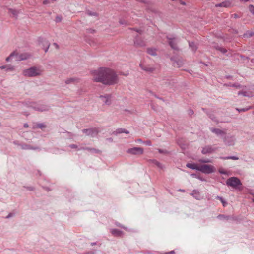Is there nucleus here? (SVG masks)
<instances>
[{"label": "nucleus", "instance_id": "nucleus-59", "mask_svg": "<svg viewBox=\"0 0 254 254\" xmlns=\"http://www.w3.org/2000/svg\"><path fill=\"white\" fill-rule=\"evenodd\" d=\"M219 158L221 159H222V160H228V159H229V156H225V157L220 156L219 157Z\"/></svg>", "mask_w": 254, "mask_h": 254}, {"label": "nucleus", "instance_id": "nucleus-27", "mask_svg": "<svg viewBox=\"0 0 254 254\" xmlns=\"http://www.w3.org/2000/svg\"><path fill=\"white\" fill-rule=\"evenodd\" d=\"M8 13H11L13 17L17 18L19 11L15 9L9 8Z\"/></svg>", "mask_w": 254, "mask_h": 254}, {"label": "nucleus", "instance_id": "nucleus-42", "mask_svg": "<svg viewBox=\"0 0 254 254\" xmlns=\"http://www.w3.org/2000/svg\"><path fill=\"white\" fill-rule=\"evenodd\" d=\"M217 198L221 201L222 203L224 206H225L226 204H227L226 202L224 200V199L221 196H217Z\"/></svg>", "mask_w": 254, "mask_h": 254}, {"label": "nucleus", "instance_id": "nucleus-13", "mask_svg": "<svg viewBox=\"0 0 254 254\" xmlns=\"http://www.w3.org/2000/svg\"><path fill=\"white\" fill-rule=\"evenodd\" d=\"M216 150V148H212L210 145H207L203 147L202 149L201 152L203 154H207L211 153L214 152Z\"/></svg>", "mask_w": 254, "mask_h": 254}, {"label": "nucleus", "instance_id": "nucleus-56", "mask_svg": "<svg viewBox=\"0 0 254 254\" xmlns=\"http://www.w3.org/2000/svg\"><path fill=\"white\" fill-rule=\"evenodd\" d=\"M240 56L243 60H246L249 59L248 57L244 56L243 55H241Z\"/></svg>", "mask_w": 254, "mask_h": 254}, {"label": "nucleus", "instance_id": "nucleus-16", "mask_svg": "<svg viewBox=\"0 0 254 254\" xmlns=\"http://www.w3.org/2000/svg\"><path fill=\"white\" fill-rule=\"evenodd\" d=\"M78 150H88L93 153H101V150H100L99 149H95L94 148L80 147H79Z\"/></svg>", "mask_w": 254, "mask_h": 254}, {"label": "nucleus", "instance_id": "nucleus-6", "mask_svg": "<svg viewBox=\"0 0 254 254\" xmlns=\"http://www.w3.org/2000/svg\"><path fill=\"white\" fill-rule=\"evenodd\" d=\"M82 132L83 133H85L87 136H89L91 137H94L97 135L99 132V131L97 128L94 127L83 129L82 130Z\"/></svg>", "mask_w": 254, "mask_h": 254}, {"label": "nucleus", "instance_id": "nucleus-17", "mask_svg": "<svg viewBox=\"0 0 254 254\" xmlns=\"http://www.w3.org/2000/svg\"><path fill=\"white\" fill-rule=\"evenodd\" d=\"M215 48L228 57H231L232 55L231 53H227V49L222 47L216 45L215 46Z\"/></svg>", "mask_w": 254, "mask_h": 254}, {"label": "nucleus", "instance_id": "nucleus-39", "mask_svg": "<svg viewBox=\"0 0 254 254\" xmlns=\"http://www.w3.org/2000/svg\"><path fill=\"white\" fill-rule=\"evenodd\" d=\"M158 151L160 154H168L170 152L165 149H158Z\"/></svg>", "mask_w": 254, "mask_h": 254}, {"label": "nucleus", "instance_id": "nucleus-57", "mask_svg": "<svg viewBox=\"0 0 254 254\" xmlns=\"http://www.w3.org/2000/svg\"><path fill=\"white\" fill-rule=\"evenodd\" d=\"M194 113V112L192 110V109H189L188 110V114L190 115V116H191L192 115H193Z\"/></svg>", "mask_w": 254, "mask_h": 254}, {"label": "nucleus", "instance_id": "nucleus-58", "mask_svg": "<svg viewBox=\"0 0 254 254\" xmlns=\"http://www.w3.org/2000/svg\"><path fill=\"white\" fill-rule=\"evenodd\" d=\"M13 144L18 146H20V144H22V143H19V141H13Z\"/></svg>", "mask_w": 254, "mask_h": 254}, {"label": "nucleus", "instance_id": "nucleus-44", "mask_svg": "<svg viewBox=\"0 0 254 254\" xmlns=\"http://www.w3.org/2000/svg\"><path fill=\"white\" fill-rule=\"evenodd\" d=\"M36 127L42 129L45 127V125L43 123H39L36 125Z\"/></svg>", "mask_w": 254, "mask_h": 254}, {"label": "nucleus", "instance_id": "nucleus-53", "mask_svg": "<svg viewBox=\"0 0 254 254\" xmlns=\"http://www.w3.org/2000/svg\"><path fill=\"white\" fill-rule=\"evenodd\" d=\"M229 159H232L234 160H237L239 159V158L235 156H229Z\"/></svg>", "mask_w": 254, "mask_h": 254}, {"label": "nucleus", "instance_id": "nucleus-45", "mask_svg": "<svg viewBox=\"0 0 254 254\" xmlns=\"http://www.w3.org/2000/svg\"><path fill=\"white\" fill-rule=\"evenodd\" d=\"M45 45L47 46L45 48H44V50L45 51V52H47L49 49V47L50 46V44L49 43V42L46 40H45Z\"/></svg>", "mask_w": 254, "mask_h": 254}, {"label": "nucleus", "instance_id": "nucleus-46", "mask_svg": "<svg viewBox=\"0 0 254 254\" xmlns=\"http://www.w3.org/2000/svg\"><path fill=\"white\" fill-rule=\"evenodd\" d=\"M119 22H120V24H121V25H126L127 24V21H126L124 19H120L119 21Z\"/></svg>", "mask_w": 254, "mask_h": 254}, {"label": "nucleus", "instance_id": "nucleus-52", "mask_svg": "<svg viewBox=\"0 0 254 254\" xmlns=\"http://www.w3.org/2000/svg\"><path fill=\"white\" fill-rule=\"evenodd\" d=\"M87 32L89 33H94L95 32V30L92 28H88L87 29Z\"/></svg>", "mask_w": 254, "mask_h": 254}, {"label": "nucleus", "instance_id": "nucleus-11", "mask_svg": "<svg viewBox=\"0 0 254 254\" xmlns=\"http://www.w3.org/2000/svg\"><path fill=\"white\" fill-rule=\"evenodd\" d=\"M100 98L101 99L102 101L105 104L110 105L111 104V94H105V95H100Z\"/></svg>", "mask_w": 254, "mask_h": 254}, {"label": "nucleus", "instance_id": "nucleus-60", "mask_svg": "<svg viewBox=\"0 0 254 254\" xmlns=\"http://www.w3.org/2000/svg\"><path fill=\"white\" fill-rule=\"evenodd\" d=\"M136 0L140 2H141V3H145V4L148 3V1L146 0Z\"/></svg>", "mask_w": 254, "mask_h": 254}, {"label": "nucleus", "instance_id": "nucleus-34", "mask_svg": "<svg viewBox=\"0 0 254 254\" xmlns=\"http://www.w3.org/2000/svg\"><path fill=\"white\" fill-rule=\"evenodd\" d=\"M76 81H77V78H70L66 79L65 80V82L66 84H69L71 83H74Z\"/></svg>", "mask_w": 254, "mask_h": 254}, {"label": "nucleus", "instance_id": "nucleus-4", "mask_svg": "<svg viewBox=\"0 0 254 254\" xmlns=\"http://www.w3.org/2000/svg\"><path fill=\"white\" fill-rule=\"evenodd\" d=\"M226 185L234 188H237L239 186H241L242 183L237 177H231L226 181Z\"/></svg>", "mask_w": 254, "mask_h": 254}, {"label": "nucleus", "instance_id": "nucleus-35", "mask_svg": "<svg viewBox=\"0 0 254 254\" xmlns=\"http://www.w3.org/2000/svg\"><path fill=\"white\" fill-rule=\"evenodd\" d=\"M167 82H165V85L167 87H169V88H171L173 83H175V81L174 79H167Z\"/></svg>", "mask_w": 254, "mask_h": 254}, {"label": "nucleus", "instance_id": "nucleus-10", "mask_svg": "<svg viewBox=\"0 0 254 254\" xmlns=\"http://www.w3.org/2000/svg\"><path fill=\"white\" fill-rule=\"evenodd\" d=\"M133 45L135 47H144L146 44L145 42L141 38L136 35L134 39Z\"/></svg>", "mask_w": 254, "mask_h": 254}, {"label": "nucleus", "instance_id": "nucleus-43", "mask_svg": "<svg viewBox=\"0 0 254 254\" xmlns=\"http://www.w3.org/2000/svg\"><path fill=\"white\" fill-rule=\"evenodd\" d=\"M15 215V213L14 212H10L8 214V215L7 216H6L5 217V218L6 219H9L13 216H14Z\"/></svg>", "mask_w": 254, "mask_h": 254}, {"label": "nucleus", "instance_id": "nucleus-25", "mask_svg": "<svg viewBox=\"0 0 254 254\" xmlns=\"http://www.w3.org/2000/svg\"><path fill=\"white\" fill-rule=\"evenodd\" d=\"M111 233L115 236H121L123 234V232L117 229H112L111 230Z\"/></svg>", "mask_w": 254, "mask_h": 254}, {"label": "nucleus", "instance_id": "nucleus-2", "mask_svg": "<svg viewBox=\"0 0 254 254\" xmlns=\"http://www.w3.org/2000/svg\"><path fill=\"white\" fill-rule=\"evenodd\" d=\"M26 104L28 107L39 112L48 111L50 108L49 105L41 103L30 102L28 104L26 103Z\"/></svg>", "mask_w": 254, "mask_h": 254}, {"label": "nucleus", "instance_id": "nucleus-20", "mask_svg": "<svg viewBox=\"0 0 254 254\" xmlns=\"http://www.w3.org/2000/svg\"><path fill=\"white\" fill-rule=\"evenodd\" d=\"M224 141L226 145L228 146L233 145L234 140L232 137L225 136L224 138Z\"/></svg>", "mask_w": 254, "mask_h": 254}, {"label": "nucleus", "instance_id": "nucleus-33", "mask_svg": "<svg viewBox=\"0 0 254 254\" xmlns=\"http://www.w3.org/2000/svg\"><path fill=\"white\" fill-rule=\"evenodd\" d=\"M147 52L151 56H155L156 55V49L153 48H149L147 49Z\"/></svg>", "mask_w": 254, "mask_h": 254}, {"label": "nucleus", "instance_id": "nucleus-55", "mask_svg": "<svg viewBox=\"0 0 254 254\" xmlns=\"http://www.w3.org/2000/svg\"><path fill=\"white\" fill-rule=\"evenodd\" d=\"M129 29L134 30V31H136V32L139 33L140 34L141 33V32H142V30L140 29H135V28H129Z\"/></svg>", "mask_w": 254, "mask_h": 254}, {"label": "nucleus", "instance_id": "nucleus-64", "mask_svg": "<svg viewBox=\"0 0 254 254\" xmlns=\"http://www.w3.org/2000/svg\"><path fill=\"white\" fill-rule=\"evenodd\" d=\"M178 191H179V192H184L185 191V190H184V189H179V190H178Z\"/></svg>", "mask_w": 254, "mask_h": 254}, {"label": "nucleus", "instance_id": "nucleus-7", "mask_svg": "<svg viewBox=\"0 0 254 254\" xmlns=\"http://www.w3.org/2000/svg\"><path fill=\"white\" fill-rule=\"evenodd\" d=\"M143 148L139 147H134L127 150V153L132 155H141L143 153Z\"/></svg>", "mask_w": 254, "mask_h": 254}, {"label": "nucleus", "instance_id": "nucleus-47", "mask_svg": "<svg viewBox=\"0 0 254 254\" xmlns=\"http://www.w3.org/2000/svg\"><path fill=\"white\" fill-rule=\"evenodd\" d=\"M69 147L72 149H76L77 150H79L78 149L79 148L76 144H70Z\"/></svg>", "mask_w": 254, "mask_h": 254}, {"label": "nucleus", "instance_id": "nucleus-15", "mask_svg": "<svg viewBox=\"0 0 254 254\" xmlns=\"http://www.w3.org/2000/svg\"><path fill=\"white\" fill-rule=\"evenodd\" d=\"M140 67L142 70L149 73H151L155 70L154 67H151L147 65H145L142 63L140 64Z\"/></svg>", "mask_w": 254, "mask_h": 254}, {"label": "nucleus", "instance_id": "nucleus-48", "mask_svg": "<svg viewBox=\"0 0 254 254\" xmlns=\"http://www.w3.org/2000/svg\"><path fill=\"white\" fill-rule=\"evenodd\" d=\"M62 18L61 16H57L55 18V21L56 22H60L62 21Z\"/></svg>", "mask_w": 254, "mask_h": 254}, {"label": "nucleus", "instance_id": "nucleus-32", "mask_svg": "<svg viewBox=\"0 0 254 254\" xmlns=\"http://www.w3.org/2000/svg\"><path fill=\"white\" fill-rule=\"evenodd\" d=\"M254 35V32L251 31H247L246 33H245L243 37L244 38H248L252 37Z\"/></svg>", "mask_w": 254, "mask_h": 254}, {"label": "nucleus", "instance_id": "nucleus-29", "mask_svg": "<svg viewBox=\"0 0 254 254\" xmlns=\"http://www.w3.org/2000/svg\"><path fill=\"white\" fill-rule=\"evenodd\" d=\"M28 57L24 54H18L17 57H15V61H22L27 59Z\"/></svg>", "mask_w": 254, "mask_h": 254}, {"label": "nucleus", "instance_id": "nucleus-19", "mask_svg": "<svg viewBox=\"0 0 254 254\" xmlns=\"http://www.w3.org/2000/svg\"><path fill=\"white\" fill-rule=\"evenodd\" d=\"M190 195L197 200H200L202 198L200 193L197 190H193Z\"/></svg>", "mask_w": 254, "mask_h": 254}, {"label": "nucleus", "instance_id": "nucleus-23", "mask_svg": "<svg viewBox=\"0 0 254 254\" xmlns=\"http://www.w3.org/2000/svg\"><path fill=\"white\" fill-rule=\"evenodd\" d=\"M210 130L217 135H223L225 134V132L218 128H211Z\"/></svg>", "mask_w": 254, "mask_h": 254}, {"label": "nucleus", "instance_id": "nucleus-49", "mask_svg": "<svg viewBox=\"0 0 254 254\" xmlns=\"http://www.w3.org/2000/svg\"><path fill=\"white\" fill-rule=\"evenodd\" d=\"M200 162L201 163H210L211 162V160L209 159H201L200 160Z\"/></svg>", "mask_w": 254, "mask_h": 254}, {"label": "nucleus", "instance_id": "nucleus-36", "mask_svg": "<svg viewBox=\"0 0 254 254\" xmlns=\"http://www.w3.org/2000/svg\"><path fill=\"white\" fill-rule=\"evenodd\" d=\"M239 95H242L244 97H251L252 95L249 94L247 92L244 91H241L238 93Z\"/></svg>", "mask_w": 254, "mask_h": 254}, {"label": "nucleus", "instance_id": "nucleus-3", "mask_svg": "<svg viewBox=\"0 0 254 254\" xmlns=\"http://www.w3.org/2000/svg\"><path fill=\"white\" fill-rule=\"evenodd\" d=\"M42 70L38 67L32 66L23 70V75L26 77H36L41 74Z\"/></svg>", "mask_w": 254, "mask_h": 254}, {"label": "nucleus", "instance_id": "nucleus-37", "mask_svg": "<svg viewBox=\"0 0 254 254\" xmlns=\"http://www.w3.org/2000/svg\"><path fill=\"white\" fill-rule=\"evenodd\" d=\"M251 106H249L248 107L246 108H236V110L238 111L239 112H246L248 110H249L250 109H251Z\"/></svg>", "mask_w": 254, "mask_h": 254}, {"label": "nucleus", "instance_id": "nucleus-21", "mask_svg": "<svg viewBox=\"0 0 254 254\" xmlns=\"http://www.w3.org/2000/svg\"><path fill=\"white\" fill-rule=\"evenodd\" d=\"M126 133V134H129V132L128 130H126L125 128H119L117 129L115 131L113 132L112 133L114 135H117L118 134H121V133Z\"/></svg>", "mask_w": 254, "mask_h": 254}, {"label": "nucleus", "instance_id": "nucleus-50", "mask_svg": "<svg viewBox=\"0 0 254 254\" xmlns=\"http://www.w3.org/2000/svg\"><path fill=\"white\" fill-rule=\"evenodd\" d=\"M143 143L147 146H150L152 145L151 142L150 140H146L143 142Z\"/></svg>", "mask_w": 254, "mask_h": 254}, {"label": "nucleus", "instance_id": "nucleus-9", "mask_svg": "<svg viewBox=\"0 0 254 254\" xmlns=\"http://www.w3.org/2000/svg\"><path fill=\"white\" fill-rule=\"evenodd\" d=\"M171 60L173 62L174 66L180 67L185 64L184 60L182 58H178L177 57H171Z\"/></svg>", "mask_w": 254, "mask_h": 254}, {"label": "nucleus", "instance_id": "nucleus-61", "mask_svg": "<svg viewBox=\"0 0 254 254\" xmlns=\"http://www.w3.org/2000/svg\"><path fill=\"white\" fill-rule=\"evenodd\" d=\"M116 225L117 226H119V227H122V228H124V229H126V230H127V228L124 227L123 226H122L121 224H119V223H117Z\"/></svg>", "mask_w": 254, "mask_h": 254}, {"label": "nucleus", "instance_id": "nucleus-22", "mask_svg": "<svg viewBox=\"0 0 254 254\" xmlns=\"http://www.w3.org/2000/svg\"><path fill=\"white\" fill-rule=\"evenodd\" d=\"M186 167L190 168L193 170H196L199 171V165H198L196 163H188L186 164Z\"/></svg>", "mask_w": 254, "mask_h": 254}, {"label": "nucleus", "instance_id": "nucleus-51", "mask_svg": "<svg viewBox=\"0 0 254 254\" xmlns=\"http://www.w3.org/2000/svg\"><path fill=\"white\" fill-rule=\"evenodd\" d=\"M219 172L220 173V174H223V175H227V172L226 171L224 170L223 169H219Z\"/></svg>", "mask_w": 254, "mask_h": 254}, {"label": "nucleus", "instance_id": "nucleus-12", "mask_svg": "<svg viewBox=\"0 0 254 254\" xmlns=\"http://www.w3.org/2000/svg\"><path fill=\"white\" fill-rule=\"evenodd\" d=\"M217 218L220 220H231L233 221L237 220V218L233 215H225L223 214H219L217 216Z\"/></svg>", "mask_w": 254, "mask_h": 254}, {"label": "nucleus", "instance_id": "nucleus-26", "mask_svg": "<svg viewBox=\"0 0 254 254\" xmlns=\"http://www.w3.org/2000/svg\"><path fill=\"white\" fill-rule=\"evenodd\" d=\"M1 69H5L6 71H11L14 70V66L10 65H6L0 66Z\"/></svg>", "mask_w": 254, "mask_h": 254}, {"label": "nucleus", "instance_id": "nucleus-41", "mask_svg": "<svg viewBox=\"0 0 254 254\" xmlns=\"http://www.w3.org/2000/svg\"><path fill=\"white\" fill-rule=\"evenodd\" d=\"M249 10L250 12L253 15H254V6L253 5L250 4L249 6Z\"/></svg>", "mask_w": 254, "mask_h": 254}, {"label": "nucleus", "instance_id": "nucleus-1", "mask_svg": "<svg viewBox=\"0 0 254 254\" xmlns=\"http://www.w3.org/2000/svg\"><path fill=\"white\" fill-rule=\"evenodd\" d=\"M93 80L106 85H113L118 82V76L116 72L109 68L100 67L93 72Z\"/></svg>", "mask_w": 254, "mask_h": 254}, {"label": "nucleus", "instance_id": "nucleus-18", "mask_svg": "<svg viewBox=\"0 0 254 254\" xmlns=\"http://www.w3.org/2000/svg\"><path fill=\"white\" fill-rule=\"evenodd\" d=\"M231 5V2L229 0L225 1L220 3L216 4L215 7H229Z\"/></svg>", "mask_w": 254, "mask_h": 254}, {"label": "nucleus", "instance_id": "nucleus-63", "mask_svg": "<svg viewBox=\"0 0 254 254\" xmlns=\"http://www.w3.org/2000/svg\"><path fill=\"white\" fill-rule=\"evenodd\" d=\"M27 189L30 190H34V188L32 187H27Z\"/></svg>", "mask_w": 254, "mask_h": 254}, {"label": "nucleus", "instance_id": "nucleus-62", "mask_svg": "<svg viewBox=\"0 0 254 254\" xmlns=\"http://www.w3.org/2000/svg\"><path fill=\"white\" fill-rule=\"evenodd\" d=\"M135 142H138V143H143V142L141 139H137L135 140Z\"/></svg>", "mask_w": 254, "mask_h": 254}, {"label": "nucleus", "instance_id": "nucleus-14", "mask_svg": "<svg viewBox=\"0 0 254 254\" xmlns=\"http://www.w3.org/2000/svg\"><path fill=\"white\" fill-rule=\"evenodd\" d=\"M20 147L23 150H40V148L38 146H32L26 143H22V144H20Z\"/></svg>", "mask_w": 254, "mask_h": 254}, {"label": "nucleus", "instance_id": "nucleus-28", "mask_svg": "<svg viewBox=\"0 0 254 254\" xmlns=\"http://www.w3.org/2000/svg\"><path fill=\"white\" fill-rule=\"evenodd\" d=\"M18 56V54L15 52H13L12 53H11L10 55L7 57L6 58V61L7 62H9L10 60L13 59H15V57H17Z\"/></svg>", "mask_w": 254, "mask_h": 254}, {"label": "nucleus", "instance_id": "nucleus-24", "mask_svg": "<svg viewBox=\"0 0 254 254\" xmlns=\"http://www.w3.org/2000/svg\"><path fill=\"white\" fill-rule=\"evenodd\" d=\"M148 162L149 163H152L157 166L159 168L163 169V166L160 163L159 161L155 159H149L148 160Z\"/></svg>", "mask_w": 254, "mask_h": 254}, {"label": "nucleus", "instance_id": "nucleus-30", "mask_svg": "<svg viewBox=\"0 0 254 254\" xmlns=\"http://www.w3.org/2000/svg\"><path fill=\"white\" fill-rule=\"evenodd\" d=\"M190 176L193 178L198 179V180H200L201 181H202V182L206 181V180L205 178H204L203 177H202V176H201L200 175L193 173V174H191L190 175Z\"/></svg>", "mask_w": 254, "mask_h": 254}, {"label": "nucleus", "instance_id": "nucleus-38", "mask_svg": "<svg viewBox=\"0 0 254 254\" xmlns=\"http://www.w3.org/2000/svg\"><path fill=\"white\" fill-rule=\"evenodd\" d=\"M86 13L89 16H98V13L95 12H93L90 10H88Z\"/></svg>", "mask_w": 254, "mask_h": 254}, {"label": "nucleus", "instance_id": "nucleus-8", "mask_svg": "<svg viewBox=\"0 0 254 254\" xmlns=\"http://www.w3.org/2000/svg\"><path fill=\"white\" fill-rule=\"evenodd\" d=\"M166 38L169 40L168 43L171 48L175 50H178L179 49L177 47V39L175 37H172L168 36H167Z\"/></svg>", "mask_w": 254, "mask_h": 254}, {"label": "nucleus", "instance_id": "nucleus-31", "mask_svg": "<svg viewBox=\"0 0 254 254\" xmlns=\"http://www.w3.org/2000/svg\"><path fill=\"white\" fill-rule=\"evenodd\" d=\"M189 45L190 48H191V50L193 52H195L197 50V47L196 45V44L194 43V42H189Z\"/></svg>", "mask_w": 254, "mask_h": 254}, {"label": "nucleus", "instance_id": "nucleus-40", "mask_svg": "<svg viewBox=\"0 0 254 254\" xmlns=\"http://www.w3.org/2000/svg\"><path fill=\"white\" fill-rule=\"evenodd\" d=\"M228 86H229L230 87H236L237 88H240L241 87V85L239 84V83H233V84L230 83L228 85Z\"/></svg>", "mask_w": 254, "mask_h": 254}, {"label": "nucleus", "instance_id": "nucleus-5", "mask_svg": "<svg viewBox=\"0 0 254 254\" xmlns=\"http://www.w3.org/2000/svg\"><path fill=\"white\" fill-rule=\"evenodd\" d=\"M199 171L205 174H211L215 172V168L211 165L203 164L199 165Z\"/></svg>", "mask_w": 254, "mask_h": 254}, {"label": "nucleus", "instance_id": "nucleus-54", "mask_svg": "<svg viewBox=\"0 0 254 254\" xmlns=\"http://www.w3.org/2000/svg\"><path fill=\"white\" fill-rule=\"evenodd\" d=\"M51 2H52L51 0H44L43 1V4L44 5H46V4L50 3Z\"/></svg>", "mask_w": 254, "mask_h": 254}]
</instances>
